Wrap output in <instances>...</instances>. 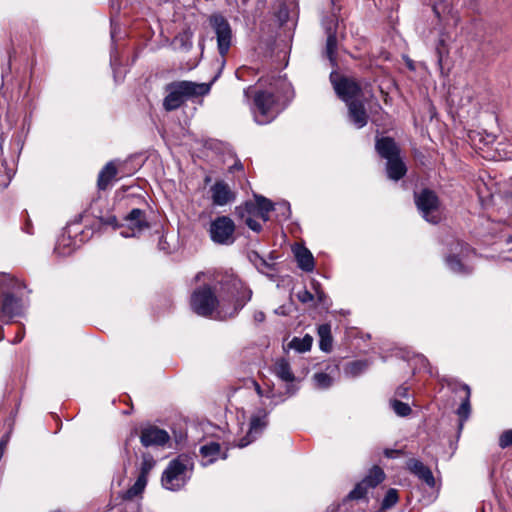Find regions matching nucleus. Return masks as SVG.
I'll return each mask as SVG.
<instances>
[{
	"label": "nucleus",
	"mask_w": 512,
	"mask_h": 512,
	"mask_svg": "<svg viewBox=\"0 0 512 512\" xmlns=\"http://www.w3.org/2000/svg\"><path fill=\"white\" fill-rule=\"evenodd\" d=\"M256 208H258V217L264 222L269 220V213L274 209V204L264 196L255 195Z\"/></svg>",
	"instance_id": "obj_33"
},
{
	"label": "nucleus",
	"mask_w": 512,
	"mask_h": 512,
	"mask_svg": "<svg viewBox=\"0 0 512 512\" xmlns=\"http://www.w3.org/2000/svg\"><path fill=\"white\" fill-rule=\"evenodd\" d=\"M170 440L168 432L157 426L149 425L143 427L140 433V442L146 447H163Z\"/></svg>",
	"instance_id": "obj_14"
},
{
	"label": "nucleus",
	"mask_w": 512,
	"mask_h": 512,
	"mask_svg": "<svg viewBox=\"0 0 512 512\" xmlns=\"http://www.w3.org/2000/svg\"><path fill=\"white\" fill-rule=\"evenodd\" d=\"M349 121L358 129L363 128L368 123V114L364 103L360 100L347 105Z\"/></svg>",
	"instance_id": "obj_20"
},
{
	"label": "nucleus",
	"mask_w": 512,
	"mask_h": 512,
	"mask_svg": "<svg viewBox=\"0 0 512 512\" xmlns=\"http://www.w3.org/2000/svg\"><path fill=\"white\" fill-rule=\"evenodd\" d=\"M251 73H254V70L252 68L243 66L236 70L235 75L237 79L245 81L246 76H248Z\"/></svg>",
	"instance_id": "obj_48"
},
{
	"label": "nucleus",
	"mask_w": 512,
	"mask_h": 512,
	"mask_svg": "<svg viewBox=\"0 0 512 512\" xmlns=\"http://www.w3.org/2000/svg\"><path fill=\"white\" fill-rule=\"evenodd\" d=\"M277 205H278L277 210L279 211V216L284 220L288 219L291 214L289 203L284 201L282 203H278Z\"/></svg>",
	"instance_id": "obj_46"
},
{
	"label": "nucleus",
	"mask_w": 512,
	"mask_h": 512,
	"mask_svg": "<svg viewBox=\"0 0 512 512\" xmlns=\"http://www.w3.org/2000/svg\"><path fill=\"white\" fill-rule=\"evenodd\" d=\"M215 280V287L219 285L222 288H238L242 285L241 279L233 272V270H217V277Z\"/></svg>",
	"instance_id": "obj_24"
},
{
	"label": "nucleus",
	"mask_w": 512,
	"mask_h": 512,
	"mask_svg": "<svg viewBox=\"0 0 512 512\" xmlns=\"http://www.w3.org/2000/svg\"><path fill=\"white\" fill-rule=\"evenodd\" d=\"M386 170L388 177L394 181L400 180L407 171L406 166L401 160L400 156L387 160Z\"/></svg>",
	"instance_id": "obj_26"
},
{
	"label": "nucleus",
	"mask_w": 512,
	"mask_h": 512,
	"mask_svg": "<svg viewBox=\"0 0 512 512\" xmlns=\"http://www.w3.org/2000/svg\"><path fill=\"white\" fill-rule=\"evenodd\" d=\"M384 453L386 457L392 458L394 457V454H398L399 451L386 449Z\"/></svg>",
	"instance_id": "obj_56"
},
{
	"label": "nucleus",
	"mask_w": 512,
	"mask_h": 512,
	"mask_svg": "<svg viewBox=\"0 0 512 512\" xmlns=\"http://www.w3.org/2000/svg\"><path fill=\"white\" fill-rule=\"evenodd\" d=\"M209 24L212 27L216 40L220 60V70L226 64L225 56L229 52L233 42V33L229 22L220 14H213L209 18ZM221 71H219L220 73Z\"/></svg>",
	"instance_id": "obj_6"
},
{
	"label": "nucleus",
	"mask_w": 512,
	"mask_h": 512,
	"mask_svg": "<svg viewBox=\"0 0 512 512\" xmlns=\"http://www.w3.org/2000/svg\"><path fill=\"white\" fill-rule=\"evenodd\" d=\"M318 388L326 389L332 385V378L326 373H316L313 377Z\"/></svg>",
	"instance_id": "obj_43"
},
{
	"label": "nucleus",
	"mask_w": 512,
	"mask_h": 512,
	"mask_svg": "<svg viewBox=\"0 0 512 512\" xmlns=\"http://www.w3.org/2000/svg\"><path fill=\"white\" fill-rule=\"evenodd\" d=\"M313 339L309 335H305L302 338L294 337L289 343V347L297 352L304 353L311 349Z\"/></svg>",
	"instance_id": "obj_36"
},
{
	"label": "nucleus",
	"mask_w": 512,
	"mask_h": 512,
	"mask_svg": "<svg viewBox=\"0 0 512 512\" xmlns=\"http://www.w3.org/2000/svg\"><path fill=\"white\" fill-rule=\"evenodd\" d=\"M124 220L125 225L120 231V235L124 238L137 237L149 227L145 212L138 208L132 209Z\"/></svg>",
	"instance_id": "obj_13"
},
{
	"label": "nucleus",
	"mask_w": 512,
	"mask_h": 512,
	"mask_svg": "<svg viewBox=\"0 0 512 512\" xmlns=\"http://www.w3.org/2000/svg\"><path fill=\"white\" fill-rule=\"evenodd\" d=\"M398 500H399V497H398L397 490L394 488H390L386 492V494L382 500L381 508L382 509H390L398 502Z\"/></svg>",
	"instance_id": "obj_41"
},
{
	"label": "nucleus",
	"mask_w": 512,
	"mask_h": 512,
	"mask_svg": "<svg viewBox=\"0 0 512 512\" xmlns=\"http://www.w3.org/2000/svg\"><path fill=\"white\" fill-rule=\"evenodd\" d=\"M110 64L113 68V71H114V77L116 78V64H117V58L114 54V52L112 51L111 52V56H110Z\"/></svg>",
	"instance_id": "obj_53"
},
{
	"label": "nucleus",
	"mask_w": 512,
	"mask_h": 512,
	"mask_svg": "<svg viewBox=\"0 0 512 512\" xmlns=\"http://www.w3.org/2000/svg\"><path fill=\"white\" fill-rule=\"evenodd\" d=\"M270 410L265 408L257 409L250 418L249 430L245 437L241 438L237 444L238 447L244 448L255 441L265 430L268 425V416Z\"/></svg>",
	"instance_id": "obj_12"
},
{
	"label": "nucleus",
	"mask_w": 512,
	"mask_h": 512,
	"mask_svg": "<svg viewBox=\"0 0 512 512\" xmlns=\"http://www.w3.org/2000/svg\"><path fill=\"white\" fill-rule=\"evenodd\" d=\"M147 482L148 479L138 475L135 483L126 492L127 498H134L140 495L144 491Z\"/></svg>",
	"instance_id": "obj_37"
},
{
	"label": "nucleus",
	"mask_w": 512,
	"mask_h": 512,
	"mask_svg": "<svg viewBox=\"0 0 512 512\" xmlns=\"http://www.w3.org/2000/svg\"><path fill=\"white\" fill-rule=\"evenodd\" d=\"M193 469L192 459L181 454L172 459L162 473L161 484L169 491H179L186 486L191 478Z\"/></svg>",
	"instance_id": "obj_4"
},
{
	"label": "nucleus",
	"mask_w": 512,
	"mask_h": 512,
	"mask_svg": "<svg viewBox=\"0 0 512 512\" xmlns=\"http://www.w3.org/2000/svg\"><path fill=\"white\" fill-rule=\"evenodd\" d=\"M384 478L385 474L380 467L376 466L372 468L368 475L365 476L359 483H357L353 490L349 492V494L344 499V503L353 500H365V502H368V492L379 485L384 480Z\"/></svg>",
	"instance_id": "obj_9"
},
{
	"label": "nucleus",
	"mask_w": 512,
	"mask_h": 512,
	"mask_svg": "<svg viewBox=\"0 0 512 512\" xmlns=\"http://www.w3.org/2000/svg\"><path fill=\"white\" fill-rule=\"evenodd\" d=\"M24 338V330H21L19 333H17L16 339L13 341V343H19Z\"/></svg>",
	"instance_id": "obj_55"
},
{
	"label": "nucleus",
	"mask_w": 512,
	"mask_h": 512,
	"mask_svg": "<svg viewBox=\"0 0 512 512\" xmlns=\"http://www.w3.org/2000/svg\"><path fill=\"white\" fill-rule=\"evenodd\" d=\"M318 336L320 338V349L329 352L332 348L331 326L329 324L320 325L318 327Z\"/></svg>",
	"instance_id": "obj_35"
},
{
	"label": "nucleus",
	"mask_w": 512,
	"mask_h": 512,
	"mask_svg": "<svg viewBox=\"0 0 512 512\" xmlns=\"http://www.w3.org/2000/svg\"><path fill=\"white\" fill-rule=\"evenodd\" d=\"M74 245L69 236H61L58 238L54 247V254L58 257H66L73 253Z\"/></svg>",
	"instance_id": "obj_30"
},
{
	"label": "nucleus",
	"mask_w": 512,
	"mask_h": 512,
	"mask_svg": "<svg viewBox=\"0 0 512 512\" xmlns=\"http://www.w3.org/2000/svg\"><path fill=\"white\" fill-rule=\"evenodd\" d=\"M199 453L202 457L201 465L204 467L213 464L219 458H227V453L222 452L220 444L214 441L202 445L199 449Z\"/></svg>",
	"instance_id": "obj_18"
},
{
	"label": "nucleus",
	"mask_w": 512,
	"mask_h": 512,
	"mask_svg": "<svg viewBox=\"0 0 512 512\" xmlns=\"http://www.w3.org/2000/svg\"><path fill=\"white\" fill-rule=\"evenodd\" d=\"M117 168L113 165V163H107L103 169L100 171L98 176V188L100 190H105L110 181L116 176Z\"/></svg>",
	"instance_id": "obj_29"
},
{
	"label": "nucleus",
	"mask_w": 512,
	"mask_h": 512,
	"mask_svg": "<svg viewBox=\"0 0 512 512\" xmlns=\"http://www.w3.org/2000/svg\"><path fill=\"white\" fill-rule=\"evenodd\" d=\"M314 291L315 294L311 293L310 290H299L296 296L302 303H314L316 296L318 297L319 300H321L322 297L324 296L323 290Z\"/></svg>",
	"instance_id": "obj_40"
},
{
	"label": "nucleus",
	"mask_w": 512,
	"mask_h": 512,
	"mask_svg": "<svg viewBox=\"0 0 512 512\" xmlns=\"http://www.w3.org/2000/svg\"><path fill=\"white\" fill-rule=\"evenodd\" d=\"M0 288H27V283L13 274L0 272Z\"/></svg>",
	"instance_id": "obj_32"
},
{
	"label": "nucleus",
	"mask_w": 512,
	"mask_h": 512,
	"mask_svg": "<svg viewBox=\"0 0 512 512\" xmlns=\"http://www.w3.org/2000/svg\"><path fill=\"white\" fill-rule=\"evenodd\" d=\"M375 147L378 154L386 160L399 157L400 149L395 141L390 137H382L378 139Z\"/></svg>",
	"instance_id": "obj_22"
},
{
	"label": "nucleus",
	"mask_w": 512,
	"mask_h": 512,
	"mask_svg": "<svg viewBox=\"0 0 512 512\" xmlns=\"http://www.w3.org/2000/svg\"><path fill=\"white\" fill-rule=\"evenodd\" d=\"M115 37V27L112 26V30H111V38L114 39Z\"/></svg>",
	"instance_id": "obj_59"
},
{
	"label": "nucleus",
	"mask_w": 512,
	"mask_h": 512,
	"mask_svg": "<svg viewBox=\"0 0 512 512\" xmlns=\"http://www.w3.org/2000/svg\"><path fill=\"white\" fill-rule=\"evenodd\" d=\"M272 372L284 383V391L280 392L286 400L294 395L300 389V379L292 371L289 362L286 359H279L275 362Z\"/></svg>",
	"instance_id": "obj_10"
},
{
	"label": "nucleus",
	"mask_w": 512,
	"mask_h": 512,
	"mask_svg": "<svg viewBox=\"0 0 512 512\" xmlns=\"http://www.w3.org/2000/svg\"><path fill=\"white\" fill-rule=\"evenodd\" d=\"M250 260L260 273L268 277H273L275 271L273 262L267 261L256 252L250 255Z\"/></svg>",
	"instance_id": "obj_28"
},
{
	"label": "nucleus",
	"mask_w": 512,
	"mask_h": 512,
	"mask_svg": "<svg viewBox=\"0 0 512 512\" xmlns=\"http://www.w3.org/2000/svg\"><path fill=\"white\" fill-rule=\"evenodd\" d=\"M253 319L256 323H262L265 320V314L262 311H256L253 314Z\"/></svg>",
	"instance_id": "obj_52"
},
{
	"label": "nucleus",
	"mask_w": 512,
	"mask_h": 512,
	"mask_svg": "<svg viewBox=\"0 0 512 512\" xmlns=\"http://www.w3.org/2000/svg\"><path fill=\"white\" fill-rule=\"evenodd\" d=\"M23 309L24 304L21 299L16 298L10 291L0 290V318L19 316Z\"/></svg>",
	"instance_id": "obj_15"
},
{
	"label": "nucleus",
	"mask_w": 512,
	"mask_h": 512,
	"mask_svg": "<svg viewBox=\"0 0 512 512\" xmlns=\"http://www.w3.org/2000/svg\"><path fill=\"white\" fill-rule=\"evenodd\" d=\"M275 15L281 25L295 21L298 17V6L296 0H280L276 7Z\"/></svg>",
	"instance_id": "obj_17"
},
{
	"label": "nucleus",
	"mask_w": 512,
	"mask_h": 512,
	"mask_svg": "<svg viewBox=\"0 0 512 512\" xmlns=\"http://www.w3.org/2000/svg\"><path fill=\"white\" fill-rule=\"evenodd\" d=\"M235 223L229 216H218L210 222L208 233L214 244L230 246L235 240Z\"/></svg>",
	"instance_id": "obj_7"
},
{
	"label": "nucleus",
	"mask_w": 512,
	"mask_h": 512,
	"mask_svg": "<svg viewBox=\"0 0 512 512\" xmlns=\"http://www.w3.org/2000/svg\"><path fill=\"white\" fill-rule=\"evenodd\" d=\"M147 482L148 479L138 475L135 483L126 492L127 498H134L140 495L144 491Z\"/></svg>",
	"instance_id": "obj_38"
},
{
	"label": "nucleus",
	"mask_w": 512,
	"mask_h": 512,
	"mask_svg": "<svg viewBox=\"0 0 512 512\" xmlns=\"http://www.w3.org/2000/svg\"><path fill=\"white\" fill-rule=\"evenodd\" d=\"M406 64H407V66H408V68H409L410 70H414V69H415V67H414V64H413V61H412V60L407 59V60H406Z\"/></svg>",
	"instance_id": "obj_57"
},
{
	"label": "nucleus",
	"mask_w": 512,
	"mask_h": 512,
	"mask_svg": "<svg viewBox=\"0 0 512 512\" xmlns=\"http://www.w3.org/2000/svg\"><path fill=\"white\" fill-rule=\"evenodd\" d=\"M155 464L156 462L150 454H143L138 475L148 479V476L151 470L154 468Z\"/></svg>",
	"instance_id": "obj_39"
},
{
	"label": "nucleus",
	"mask_w": 512,
	"mask_h": 512,
	"mask_svg": "<svg viewBox=\"0 0 512 512\" xmlns=\"http://www.w3.org/2000/svg\"><path fill=\"white\" fill-rule=\"evenodd\" d=\"M475 251L467 244L455 240L451 243L449 253L445 257L446 266L450 271L458 275H468L473 269Z\"/></svg>",
	"instance_id": "obj_5"
},
{
	"label": "nucleus",
	"mask_w": 512,
	"mask_h": 512,
	"mask_svg": "<svg viewBox=\"0 0 512 512\" xmlns=\"http://www.w3.org/2000/svg\"><path fill=\"white\" fill-rule=\"evenodd\" d=\"M256 206H257L256 202L255 203L248 202L245 204V212H246L247 216H250L252 218L258 217V208H256Z\"/></svg>",
	"instance_id": "obj_50"
},
{
	"label": "nucleus",
	"mask_w": 512,
	"mask_h": 512,
	"mask_svg": "<svg viewBox=\"0 0 512 512\" xmlns=\"http://www.w3.org/2000/svg\"><path fill=\"white\" fill-rule=\"evenodd\" d=\"M216 277V269L200 271L193 277L191 285H194L195 288H215Z\"/></svg>",
	"instance_id": "obj_23"
},
{
	"label": "nucleus",
	"mask_w": 512,
	"mask_h": 512,
	"mask_svg": "<svg viewBox=\"0 0 512 512\" xmlns=\"http://www.w3.org/2000/svg\"><path fill=\"white\" fill-rule=\"evenodd\" d=\"M442 46H443V41H440V44L437 47V55H438L437 62H438V66H439V68L441 70V73H443L444 61H445V57L447 56V51H445Z\"/></svg>",
	"instance_id": "obj_45"
},
{
	"label": "nucleus",
	"mask_w": 512,
	"mask_h": 512,
	"mask_svg": "<svg viewBox=\"0 0 512 512\" xmlns=\"http://www.w3.org/2000/svg\"><path fill=\"white\" fill-rule=\"evenodd\" d=\"M330 80L336 94L346 105L362 98V90L354 80L340 77L336 72H331Z\"/></svg>",
	"instance_id": "obj_11"
},
{
	"label": "nucleus",
	"mask_w": 512,
	"mask_h": 512,
	"mask_svg": "<svg viewBox=\"0 0 512 512\" xmlns=\"http://www.w3.org/2000/svg\"><path fill=\"white\" fill-rule=\"evenodd\" d=\"M245 224L254 232H260L262 230V225L250 216H246Z\"/></svg>",
	"instance_id": "obj_49"
},
{
	"label": "nucleus",
	"mask_w": 512,
	"mask_h": 512,
	"mask_svg": "<svg viewBox=\"0 0 512 512\" xmlns=\"http://www.w3.org/2000/svg\"><path fill=\"white\" fill-rule=\"evenodd\" d=\"M237 294L231 297L234 300L232 308L217 300L213 290H195L191 296V308L193 312L202 317H214L217 306H220L225 315L234 316L251 299V290H236Z\"/></svg>",
	"instance_id": "obj_2"
},
{
	"label": "nucleus",
	"mask_w": 512,
	"mask_h": 512,
	"mask_svg": "<svg viewBox=\"0 0 512 512\" xmlns=\"http://www.w3.org/2000/svg\"><path fill=\"white\" fill-rule=\"evenodd\" d=\"M294 255L298 266L304 271H312L314 269V258L312 253L304 246L297 245L294 248Z\"/></svg>",
	"instance_id": "obj_25"
},
{
	"label": "nucleus",
	"mask_w": 512,
	"mask_h": 512,
	"mask_svg": "<svg viewBox=\"0 0 512 512\" xmlns=\"http://www.w3.org/2000/svg\"><path fill=\"white\" fill-rule=\"evenodd\" d=\"M461 389L465 392V398L462 400L459 408L457 409V414L461 419L460 428L463 426V421H466L470 415V395L471 390L467 384H462Z\"/></svg>",
	"instance_id": "obj_31"
},
{
	"label": "nucleus",
	"mask_w": 512,
	"mask_h": 512,
	"mask_svg": "<svg viewBox=\"0 0 512 512\" xmlns=\"http://www.w3.org/2000/svg\"><path fill=\"white\" fill-rule=\"evenodd\" d=\"M499 446L503 449L512 447V429L506 430L500 435Z\"/></svg>",
	"instance_id": "obj_44"
},
{
	"label": "nucleus",
	"mask_w": 512,
	"mask_h": 512,
	"mask_svg": "<svg viewBox=\"0 0 512 512\" xmlns=\"http://www.w3.org/2000/svg\"><path fill=\"white\" fill-rule=\"evenodd\" d=\"M255 391L259 397H265L272 401L271 410L278 404L286 401V397H284L281 393L276 392L274 389L269 388L267 391H264L258 383H254Z\"/></svg>",
	"instance_id": "obj_34"
},
{
	"label": "nucleus",
	"mask_w": 512,
	"mask_h": 512,
	"mask_svg": "<svg viewBox=\"0 0 512 512\" xmlns=\"http://www.w3.org/2000/svg\"><path fill=\"white\" fill-rule=\"evenodd\" d=\"M101 223L103 225L111 226L113 228H122L123 229V225H119L118 220H117L116 216H114V215H108V216L102 217Z\"/></svg>",
	"instance_id": "obj_47"
},
{
	"label": "nucleus",
	"mask_w": 512,
	"mask_h": 512,
	"mask_svg": "<svg viewBox=\"0 0 512 512\" xmlns=\"http://www.w3.org/2000/svg\"><path fill=\"white\" fill-rule=\"evenodd\" d=\"M213 204L224 206L234 200V193L224 181H217L210 188Z\"/></svg>",
	"instance_id": "obj_19"
},
{
	"label": "nucleus",
	"mask_w": 512,
	"mask_h": 512,
	"mask_svg": "<svg viewBox=\"0 0 512 512\" xmlns=\"http://www.w3.org/2000/svg\"><path fill=\"white\" fill-rule=\"evenodd\" d=\"M250 89H251V87H248L247 89L244 90L245 97H248V92Z\"/></svg>",
	"instance_id": "obj_60"
},
{
	"label": "nucleus",
	"mask_w": 512,
	"mask_h": 512,
	"mask_svg": "<svg viewBox=\"0 0 512 512\" xmlns=\"http://www.w3.org/2000/svg\"><path fill=\"white\" fill-rule=\"evenodd\" d=\"M415 204L422 217L429 223L437 224L442 218L440 202L432 190L423 189L415 193Z\"/></svg>",
	"instance_id": "obj_8"
},
{
	"label": "nucleus",
	"mask_w": 512,
	"mask_h": 512,
	"mask_svg": "<svg viewBox=\"0 0 512 512\" xmlns=\"http://www.w3.org/2000/svg\"><path fill=\"white\" fill-rule=\"evenodd\" d=\"M369 366L370 362L368 360H354L346 363L343 371L345 376L355 378L364 373Z\"/></svg>",
	"instance_id": "obj_27"
},
{
	"label": "nucleus",
	"mask_w": 512,
	"mask_h": 512,
	"mask_svg": "<svg viewBox=\"0 0 512 512\" xmlns=\"http://www.w3.org/2000/svg\"><path fill=\"white\" fill-rule=\"evenodd\" d=\"M294 97L292 85L285 79H276L271 90L259 91L251 108L254 121L259 125L272 122Z\"/></svg>",
	"instance_id": "obj_1"
},
{
	"label": "nucleus",
	"mask_w": 512,
	"mask_h": 512,
	"mask_svg": "<svg viewBox=\"0 0 512 512\" xmlns=\"http://www.w3.org/2000/svg\"><path fill=\"white\" fill-rule=\"evenodd\" d=\"M390 405H391L393 411L398 416H401V417L408 416L412 411L411 407L407 403L401 402L399 400H392L390 402Z\"/></svg>",
	"instance_id": "obj_42"
},
{
	"label": "nucleus",
	"mask_w": 512,
	"mask_h": 512,
	"mask_svg": "<svg viewBox=\"0 0 512 512\" xmlns=\"http://www.w3.org/2000/svg\"><path fill=\"white\" fill-rule=\"evenodd\" d=\"M407 467L411 473L417 476L421 481L433 488L435 486V478L429 467L424 465L420 460L409 459Z\"/></svg>",
	"instance_id": "obj_21"
},
{
	"label": "nucleus",
	"mask_w": 512,
	"mask_h": 512,
	"mask_svg": "<svg viewBox=\"0 0 512 512\" xmlns=\"http://www.w3.org/2000/svg\"><path fill=\"white\" fill-rule=\"evenodd\" d=\"M242 167L241 163H236L231 169H242Z\"/></svg>",
	"instance_id": "obj_58"
},
{
	"label": "nucleus",
	"mask_w": 512,
	"mask_h": 512,
	"mask_svg": "<svg viewBox=\"0 0 512 512\" xmlns=\"http://www.w3.org/2000/svg\"><path fill=\"white\" fill-rule=\"evenodd\" d=\"M217 74L209 83H197L188 80L174 81L165 86L166 96L163 99V108L170 112L180 108L185 101L208 95Z\"/></svg>",
	"instance_id": "obj_3"
},
{
	"label": "nucleus",
	"mask_w": 512,
	"mask_h": 512,
	"mask_svg": "<svg viewBox=\"0 0 512 512\" xmlns=\"http://www.w3.org/2000/svg\"><path fill=\"white\" fill-rule=\"evenodd\" d=\"M323 27L327 34V41H326V55L328 59L330 60L331 64L333 66L336 65V49H337V39H336V28H337V19L335 15H331L330 17H327L322 22Z\"/></svg>",
	"instance_id": "obj_16"
},
{
	"label": "nucleus",
	"mask_w": 512,
	"mask_h": 512,
	"mask_svg": "<svg viewBox=\"0 0 512 512\" xmlns=\"http://www.w3.org/2000/svg\"><path fill=\"white\" fill-rule=\"evenodd\" d=\"M396 394L400 397H407L408 389L406 387L401 386L397 389Z\"/></svg>",
	"instance_id": "obj_54"
},
{
	"label": "nucleus",
	"mask_w": 512,
	"mask_h": 512,
	"mask_svg": "<svg viewBox=\"0 0 512 512\" xmlns=\"http://www.w3.org/2000/svg\"><path fill=\"white\" fill-rule=\"evenodd\" d=\"M290 311H291L290 305H282V306L278 307L277 309H275L274 312L277 315L285 316V315L289 314Z\"/></svg>",
	"instance_id": "obj_51"
}]
</instances>
